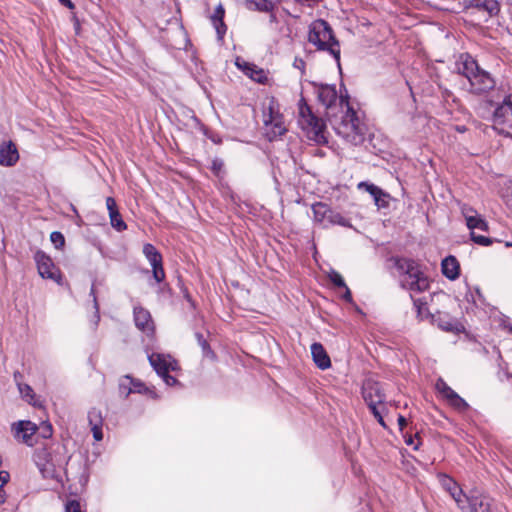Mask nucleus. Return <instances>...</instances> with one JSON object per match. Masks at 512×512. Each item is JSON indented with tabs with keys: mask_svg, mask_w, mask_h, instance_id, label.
<instances>
[{
	"mask_svg": "<svg viewBox=\"0 0 512 512\" xmlns=\"http://www.w3.org/2000/svg\"><path fill=\"white\" fill-rule=\"evenodd\" d=\"M269 13H270V15H269L270 23H277L278 20H277L276 14L273 12V10Z\"/></svg>",
	"mask_w": 512,
	"mask_h": 512,
	"instance_id": "obj_54",
	"label": "nucleus"
},
{
	"mask_svg": "<svg viewBox=\"0 0 512 512\" xmlns=\"http://www.w3.org/2000/svg\"><path fill=\"white\" fill-rule=\"evenodd\" d=\"M150 365L156 371L167 386H173L177 383V379L169 375L170 370L176 369V362L171 357L160 353H152L148 356Z\"/></svg>",
	"mask_w": 512,
	"mask_h": 512,
	"instance_id": "obj_9",
	"label": "nucleus"
},
{
	"mask_svg": "<svg viewBox=\"0 0 512 512\" xmlns=\"http://www.w3.org/2000/svg\"><path fill=\"white\" fill-rule=\"evenodd\" d=\"M398 424L400 426V429L402 430L406 426V424H407L406 418L404 416H402V415H399L398 416Z\"/></svg>",
	"mask_w": 512,
	"mask_h": 512,
	"instance_id": "obj_53",
	"label": "nucleus"
},
{
	"mask_svg": "<svg viewBox=\"0 0 512 512\" xmlns=\"http://www.w3.org/2000/svg\"><path fill=\"white\" fill-rule=\"evenodd\" d=\"M471 240L480 246H490L493 243V239L478 235L475 232H470Z\"/></svg>",
	"mask_w": 512,
	"mask_h": 512,
	"instance_id": "obj_40",
	"label": "nucleus"
},
{
	"mask_svg": "<svg viewBox=\"0 0 512 512\" xmlns=\"http://www.w3.org/2000/svg\"><path fill=\"white\" fill-rule=\"evenodd\" d=\"M106 206H107L109 214H112V211H118L116 201L112 197H107Z\"/></svg>",
	"mask_w": 512,
	"mask_h": 512,
	"instance_id": "obj_49",
	"label": "nucleus"
},
{
	"mask_svg": "<svg viewBox=\"0 0 512 512\" xmlns=\"http://www.w3.org/2000/svg\"><path fill=\"white\" fill-rule=\"evenodd\" d=\"M328 278L331 281V283H333L338 288H346L347 286L341 274L335 270H332L328 274Z\"/></svg>",
	"mask_w": 512,
	"mask_h": 512,
	"instance_id": "obj_38",
	"label": "nucleus"
},
{
	"mask_svg": "<svg viewBox=\"0 0 512 512\" xmlns=\"http://www.w3.org/2000/svg\"><path fill=\"white\" fill-rule=\"evenodd\" d=\"M492 124L499 134L512 137V93L494 109Z\"/></svg>",
	"mask_w": 512,
	"mask_h": 512,
	"instance_id": "obj_7",
	"label": "nucleus"
},
{
	"mask_svg": "<svg viewBox=\"0 0 512 512\" xmlns=\"http://www.w3.org/2000/svg\"><path fill=\"white\" fill-rule=\"evenodd\" d=\"M435 388L452 408L459 412L468 410V403L462 397H460L458 393H456L442 378L437 379Z\"/></svg>",
	"mask_w": 512,
	"mask_h": 512,
	"instance_id": "obj_11",
	"label": "nucleus"
},
{
	"mask_svg": "<svg viewBox=\"0 0 512 512\" xmlns=\"http://www.w3.org/2000/svg\"><path fill=\"white\" fill-rule=\"evenodd\" d=\"M4 486H0V504L4 503L5 501V492L3 490Z\"/></svg>",
	"mask_w": 512,
	"mask_h": 512,
	"instance_id": "obj_55",
	"label": "nucleus"
},
{
	"mask_svg": "<svg viewBox=\"0 0 512 512\" xmlns=\"http://www.w3.org/2000/svg\"><path fill=\"white\" fill-rule=\"evenodd\" d=\"M91 431L93 434V438L96 441H101L103 439L102 426H93L91 427Z\"/></svg>",
	"mask_w": 512,
	"mask_h": 512,
	"instance_id": "obj_48",
	"label": "nucleus"
},
{
	"mask_svg": "<svg viewBox=\"0 0 512 512\" xmlns=\"http://www.w3.org/2000/svg\"><path fill=\"white\" fill-rule=\"evenodd\" d=\"M19 160V153L16 145L12 142H4L0 145V165L10 167Z\"/></svg>",
	"mask_w": 512,
	"mask_h": 512,
	"instance_id": "obj_20",
	"label": "nucleus"
},
{
	"mask_svg": "<svg viewBox=\"0 0 512 512\" xmlns=\"http://www.w3.org/2000/svg\"><path fill=\"white\" fill-rule=\"evenodd\" d=\"M34 260L37 265L38 273L42 278L59 282L61 279L60 271L54 265L50 256H48L45 252L38 250L34 255Z\"/></svg>",
	"mask_w": 512,
	"mask_h": 512,
	"instance_id": "obj_12",
	"label": "nucleus"
},
{
	"mask_svg": "<svg viewBox=\"0 0 512 512\" xmlns=\"http://www.w3.org/2000/svg\"><path fill=\"white\" fill-rule=\"evenodd\" d=\"M456 69L459 74L468 80L472 93H486L496 85L493 77L487 71L480 68L477 61L468 53L459 56Z\"/></svg>",
	"mask_w": 512,
	"mask_h": 512,
	"instance_id": "obj_1",
	"label": "nucleus"
},
{
	"mask_svg": "<svg viewBox=\"0 0 512 512\" xmlns=\"http://www.w3.org/2000/svg\"><path fill=\"white\" fill-rule=\"evenodd\" d=\"M293 67L300 71L301 76H303L305 74L306 63L302 58L295 57V59L293 61Z\"/></svg>",
	"mask_w": 512,
	"mask_h": 512,
	"instance_id": "obj_46",
	"label": "nucleus"
},
{
	"mask_svg": "<svg viewBox=\"0 0 512 512\" xmlns=\"http://www.w3.org/2000/svg\"><path fill=\"white\" fill-rule=\"evenodd\" d=\"M442 273L450 280H455L459 277V262L454 256H447L442 260Z\"/></svg>",
	"mask_w": 512,
	"mask_h": 512,
	"instance_id": "obj_25",
	"label": "nucleus"
},
{
	"mask_svg": "<svg viewBox=\"0 0 512 512\" xmlns=\"http://www.w3.org/2000/svg\"><path fill=\"white\" fill-rule=\"evenodd\" d=\"M363 399L369 408L385 402V394L379 382L367 379L362 386Z\"/></svg>",
	"mask_w": 512,
	"mask_h": 512,
	"instance_id": "obj_13",
	"label": "nucleus"
},
{
	"mask_svg": "<svg viewBox=\"0 0 512 512\" xmlns=\"http://www.w3.org/2000/svg\"><path fill=\"white\" fill-rule=\"evenodd\" d=\"M298 115V123L309 139L316 142L325 140L323 120L314 115L303 97L298 102Z\"/></svg>",
	"mask_w": 512,
	"mask_h": 512,
	"instance_id": "obj_6",
	"label": "nucleus"
},
{
	"mask_svg": "<svg viewBox=\"0 0 512 512\" xmlns=\"http://www.w3.org/2000/svg\"><path fill=\"white\" fill-rule=\"evenodd\" d=\"M11 430L16 440L28 446H32L33 437L38 431V427L29 420H20L12 424Z\"/></svg>",
	"mask_w": 512,
	"mask_h": 512,
	"instance_id": "obj_15",
	"label": "nucleus"
},
{
	"mask_svg": "<svg viewBox=\"0 0 512 512\" xmlns=\"http://www.w3.org/2000/svg\"><path fill=\"white\" fill-rule=\"evenodd\" d=\"M506 246H507V247H512V242H507V243H506Z\"/></svg>",
	"mask_w": 512,
	"mask_h": 512,
	"instance_id": "obj_58",
	"label": "nucleus"
},
{
	"mask_svg": "<svg viewBox=\"0 0 512 512\" xmlns=\"http://www.w3.org/2000/svg\"><path fill=\"white\" fill-rule=\"evenodd\" d=\"M371 413L374 415V417L377 419L378 423L382 426V427H386V424H385V421L381 415V412L380 410L378 409L377 406H373L371 408H369Z\"/></svg>",
	"mask_w": 512,
	"mask_h": 512,
	"instance_id": "obj_47",
	"label": "nucleus"
},
{
	"mask_svg": "<svg viewBox=\"0 0 512 512\" xmlns=\"http://www.w3.org/2000/svg\"><path fill=\"white\" fill-rule=\"evenodd\" d=\"M465 8H476L488 13L490 17L496 16L500 12V3L498 0H464Z\"/></svg>",
	"mask_w": 512,
	"mask_h": 512,
	"instance_id": "obj_19",
	"label": "nucleus"
},
{
	"mask_svg": "<svg viewBox=\"0 0 512 512\" xmlns=\"http://www.w3.org/2000/svg\"><path fill=\"white\" fill-rule=\"evenodd\" d=\"M195 336H196L198 344L200 345V347L203 350L204 355L207 356V357L214 358L215 357V353L211 350L210 345L207 342V340L204 338V336L201 333H199V332H197L195 334Z\"/></svg>",
	"mask_w": 512,
	"mask_h": 512,
	"instance_id": "obj_36",
	"label": "nucleus"
},
{
	"mask_svg": "<svg viewBox=\"0 0 512 512\" xmlns=\"http://www.w3.org/2000/svg\"><path fill=\"white\" fill-rule=\"evenodd\" d=\"M359 190H364L369 193L375 205L381 208H387L389 206L390 195L377 185L369 182L362 181L357 185Z\"/></svg>",
	"mask_w": 512,
	"mask_h": 512,
	"instance_id": "obj_16",
	"label": "nucleus"
},
{
	"mask_svg": "<svg viewBox=\"0 0 512 512\" xmlns=\"http://www.w3.org/2000/svg\"><path fill=\"white\" fill-rule=\"evenodd\" d=\"M461 213H462L465 221H468L470 217L473 218L479 214L473 207L466 205V204L461 206Z\"/></svg>",
	"mask_w": 512,
	"mask_h": 512,
	"instance_id": "obj_43",
	"label": "nucleus"
},
{
	"mask_svg": "<svg viewBox=\"0 0 512 512\" xmlns=\"http://www.w3.org/2000/svg\"><path fill=\"white\" fill-rule=\"evenodd\" d=\"M406 444L407 445H412L413 444V439L410 437L406 440Z\"/></svg>",
	"mask_w": 512,
	"mask_h": 512,
	"instance_id": "obj_56",
	"label": "nucleus"
},
{
	"mask_svg": "<svg viewBox=\"0 0 512 512\" xmlns=\"http://www.w3.org/2000/svg\"><path fill=\"white\" fill-rule=\"evenodd\" d=\"M312 211L314 220L324 227H327L328 214H330L331 208L325 203L318 202L312 205Z\"/></svg>",
	"mask_w": 512,
	"mask_h": 512,
	"instance_id": "obj_26",
	"label": "nucleus"
},
{
	"mask_svg": "<svg viewBox=\"0 0 512 512\" xmlns=\"http://www.w3.org/2000/svg\"><path fill=\"white\" fill-rule=\"evenodd\" d=\"M255 6V10L260 12H271L274 10V3L270 0H247Z\"/></svg>",
	"mask_w": 512,
	"mask_h": 512,
	"instance_id": "obj_33",
	"label": "nucleus"
},
{
	"mask_svg": "<svg viewBox=\"0 0 512 512\" xmlns=\"http://www.w3.org/2000/svg\"><path fill=\"white\" fill-rule=\"evenodd\" d=\"M50 240L54 244L55 248L60 249L65 244V238L61 232L54 231L50 235Z\"/></svg>",
	"mask_w": 512,
	"mask_h": 512,
	"instance_id": "obj_41",
	"label": "nucleus"
},
{
	"mask_svg": "<svg viewBox=\"0 0 512 512\" xmlns=\"http://www.w3.org/2000/svg\"><path fill=\"white\" fill-rule=\"evenodd\" d=\"M10 479L7 471H0V486H4Z\"/></svg>",
	"mask_w": 512,
	"mask_h": 512,
	"instance_id": "obj_50",
	"label": "nucleus"
},
{
	"mask_svg": "<svg viewBox=\"0 0 512 512\" xmlns=\"http://www.w3.org/2000/svg\"><path fill=\"white\" fill-rule=\"evenodd\" d=\"M465 505L464 512H502L500 506L491 498L476 492L468 496Z\"/></svg>",
	"mask_w": 512,
	"mask_h": 512,
	"instance_id": "obj_10",
	"label": "nucleus"
},
{
	"mask_svg": "<svg viewBox=\"0 0 512 512\" xmlns=\"http://www.w3.org/2000/svg\"><path fill=\"white\" fill-rule=\"evenodd\" d=\"M318 99L326 108L333 106L337 101V91L334 85H320L317 90Z\"/></svg>",
	"mask_w": 512,
	"mask_h": 512,
	"instance_id": "obj_23",
	"label": "nucleus"
},
{
	"mask_svg": "<svg viewBox=\"0 0 512 512\" xmlns=\"http://www.w3.org/2000/svg\"><path fill=\"white\" fill-rule=\"evenodd\" d=\"M442 487L451 495L461 510L466 509L465 502L469 495L463 493L462 489L451 477L443 475L440 479Z\"/></svg>",
	"mask_w": 512,
	"mask_h": 512,
	"instance_id": "obj_17",
	"label": "nucleus"
},
{
	"mask_svg": "<svg viewBox=\"0 0 512 512\" xmlns=\"http://www.w3.org/2000/svg\"><path fill=\"white\" fill-rule=\"evenodd\" d=\"M466 225L471 232H474L475 229L488 231V223L480 214L473 218L470 217L469 220L466 221Z\"/></svg>",
	"mask_w": 512,
	"mask_h": 512,
	"instance_id": "obj_30",
	"label": "nucleus"
},
{
	"mask_svg": "<svg viewBox=\"0 0 512 512\" xmlns=\"http://www.w3.org/2000/svg\"><path fill=\"white\" fill-rule=\"evenodd\" d=\"M90 296H92V298H93V307H94V310H95V313H94V325L97 326L98 322L100 320V315H99V305H98V301H97V298H96L94 285H92V287H91Z\"/></svg>",
	"mask_w": 512,
	"mask_h": 512,
	"instance_id": "obj_42",
	"label": "nucleus"
},
{
	"mask_svg": "<svg viewBox=\"0 0 512 512\" xmlns=\"http://www.w3.org/2000/svg\"><path fill=\"white\" fill-rule=\"evenodd\" d=\"M224 161L220 158H214L211 162L210 169L216 177H222Z\"/></svg>",
	"mask_w": 512,
	"mask_h": 512,
	"instance_id": "obj_39",
	"label": "nucleus"
},
{
	"mask_svg": "<svg viewBox=\"0 0 512 512\" xmlns=\"http://www.w3.org/2000/svg\"><path fill=\"white\" fill-rule=\"evenodd\" d=\"M431 320L443 331L454 332L459 331L460 324L447 313L438 312L431 315Z\"/></svg>",
	"mask_w": 512,
	"mask_h": 512,
	"instance_id": "obj_22",
	"label": "nucleus"
},
{
	"mask_svg": "<svg viewBox=\"0 0 512 512\" xmlns=\"http://www.w3.org/2000/svg\"><path fill=\"white\" fill-rule=\"evenodd\" d=\"M111 225L114 229L121 232L127 228L126 223L121 218L119 211H112V214H109Z\"/></svg>",
	"mask_w": 512,
	"mask_h": 512,
	"instance_id": "obj_34",
	"label": "nucleus"
},
{
	"mask_svg": "<svg viewBox=\"0 0 512 512\" xmlns=\"http://www.w3.org/2000/svg\"><path fill=\"white\" fill-rule=\"evenodd\" d=\"M59 2L63 6L69 8V9H74V7H75V5L73 4V2L71 0H59Z\"/></svg>",
	"mask_w": 512,
	"mask_h": 512,
	"instance_id": "obj_52",
	"label": "nucleus"
},
{
	"mask_svg": "<svg viewBox=\"0 0 512 512\" xmlns=\"http://www.w3.org/2000/svg\"><path fill=\"white\" fill-rule=\"evenodd\" d=\"M88 421L90 427L93 426H103V416L99 409L92 408L88 412Z\"/></svg>",
	"mask_w": 512,
	"mask_h": 512,
	"instance_id": "obj_35",
	"label": "nucleus"
},
{
	"mask_svg": "<svg viewBox=\"0 0 512 512\" xmlns=\"http://www.w3.org/2000/svg\"><path fill=\"white\" fill-rule=\"evenodd\" d=\"M39 429H40V435L43 438L48 439L52 436L53 429H52V425L50 423H47V422L42 423V425Z\"/></svg>",
	"mask_w": 512,
	"mask_h": 512,
	"instance_id": "obj_44",
	"label": "nucleus"
},
{
	"mask_svg": "<svg viewBox=\"0 0 512 512\" xmlns=\"http://www.w3.org/2000/svg\"><path fill=\"white\" fill-rule=\"evenodd\" d=\"M345 291H344V294L342 295V299L345 300L346 302H349L351 303L352 302V294H351V291L350 289L348 288V286H346V288H343Z\"/></svg>",
	"mask_w": 512,
	"mask_h": 512,
	"instance_id": "obj_51",
	"label": "nucleus"
},
{
	"mask_svg": "<svg viewBox=\"0 0 512 512\" xmlns=\"http://www.w3.org/2000/svg\"><path fill=\"white\" fill-rule=\"evenodd\" d=\"M224 14L225 11L223 6L218 5L213 15L211 16V21L216 29L219 38H222L223 35L226 33V26L223 22Z\"/></svg>",
	"mask_w": 512,
	"mask_h": 512,
	"instance_id": "obj_27",
	"label": "nucleus"
},
{
	"mask_svg": "<svg viewBox=\"0 0 512 512\" xmlns=\"http://www.w3.org/2000/svg\"><path fill=\"white\" fill-rule=\"evenodd\" d=\"M510 331L512 332V326L510 327Z\"/></svg>",
	"mask_w": 512,
	"mask_h": 512,
	"instance_id": "obj_59",
	"label": "nucleus"
},
{
	"mask_svg": "<svg viewBox=\"0 0 512 512\" xmlns=\"http://www.w3.org/2000/svg\"><path fill=\"white\" fill-rule=\"evenodd\" d=\"M18 388H19V392L22 395V397L28 403L35 405V403L33 402L35 393H34L33 389L31 388V386H29L28 384H19Z\"/></svg>",
	"mask_w": 512,
	"mask_h": 512,
	"instance_id": "obj_37",
	"label": "nucleus"
},
{
	"mask_svg": "<svg viewBox=\"0 0 512 512\" xmlns=\"http://www.w3.org/2000/svg\"><path fill=\"white\" fill-rule=\"evenodd\" d=\"M65 512H81L80 503L77 500H70L65 505Z\"/></svg>",
	"mask_w": 512,
	"mask_h": 512,
	"instance_id": "obj_45",
	"label": "nucleus"
},
{
	"mask_svg": "<svg viewBox=\"0 0 512 512\" xmlns=\"http://www.w3.org/2000/svg\"><path fill=\"white\" fill-rule=\"evenodd\" d=\"M71 208H72L73 212L78 215V212H77L76 208L73 205H71Z\"/></svg>",
	"mask_w": 512,
	"mask_h": 512,
	"instance_id": "obj_57",
	"label": "nucleus"
},
{
	"mask_svg": "<svg viewBox=\"0 0 512 512\" xmlns=\"http://www.w3.org/2000/svg\"><path fill=\"white\" fill-rule=\"evenodd\" d=\"M64 447L56 445L39 447L33 453V461L44 478H55L57 470L62 469L68 462L61 452Z\"/></svg>",
	"mask_w": 512,
	"mask_h": 512,
	"instance_id": "obj_4",
	"label": "nucleus"
},
{
	"mask_svg": "<svg viewBox=\"0 0 512 512\" xmlns=\"http://www.w3.org/2000/svg\"><path fill=\"white\" fill-rule=\"evenodd\" d=\"M308 42L314 45L317 51L327 52L336 62L341 71L340 43L336 39L333 29L326 20L317 19L309 26Z\"/></svg>",
	"mask_w": 512,
	"mask_h": 512,
	"instance_id": "obj_2",
	"label": "nucleus"
},
{
	"mask_svg": "<svg viewBox=\"0 0 512 512\" xmlns=\"http://www.w3.org/2000/svg\"><path fill=\"white\" fill-rule=\"evenodd\" d=\"M413 304L416 309L417 317L420 320H424L431 317V314L429 313L427 308V303L423 301L421 298L414 299Z\"/></svg>",
	"mask_w": 512,
	"mask_h": 512,
	"instance_id": "obj_32",
	"label": "nucleus"
},
{
	"mask_svg": "<svg viewBox=\"0 0 512 512\" xmlns=\"http://www.w3.org/2000/svg\"><path fill=\"white\" fill-rule=\"evenodd\" d=\"M340 225L343 227H352L350 221L343 217L339 212L331 209L330 214H328V225Z\"/></svg>",
	"mask_w": 512,
	"mask_h": 512,
	"instance_id": "obj_31",
	"label": "nucleus"
},
{
	"mask_svg": "<svg viewBox=\"0 0 512 512\" xmlns=\"http://www.w3.org/2000/svg\"><path fill=\"white\" fill-rule=\"evenodd\" d=\"M263 122L266 136L270 141L284 135L287 131L284 117L279 112L274 100H271L268 107L263 111Z\"/></svg>",
	"mask_w": 512,
	"mask_h": 512,
	"instance_id": "obj_8",
	"label": "nucleus"
},
{
	"mask_svg": "<svg viewBox=\"0 0 512 512\" xmlns=\"http://www.w3.org/2000/svg\"><path fill=\"white\" fill-rule=\"evenodd\" d=\"M118 390L120 396L127 398L133 393V377L130 375L122 376L118 381Z\"/></svg>",
	"mask_w": 512,
	"mask_h": 512,
	"instance_id": "obj_28",
	"label": "nucleus"
},
{
	"mask_svg": "<svg viewBox=\"0 0 512 512\" xmlns=\"http://www.w3.org/2000/svg\"><path fill=\"white\" fill-rule=\"evenodd\" d=\"M390 261L399 273L402 288L411 293H421L429 288V280L415 260L396 256Z\"/></svg>",
	"mask_w": 512,
	"mask_h": 512,
	"instance_id": "obj_3",
	"label": "nucleus"
},
{
	"mask_svg": "<svg viewBox=\"0 0 512 512\" xmlns=\"http://www.w3.org/2000/svg\"><path fill=\"white\" fill-rule=\"evenodd\" d=\"M236 66L244 72L245 75L258 83H264L267 79L263 69L258 68L256 65L246 62L241 58H237Z\"/></svg>",
	"mask_w": 512,
	"mask_h": 512,
	"instance_id": "obj_21",
	"label": "nucleus"
},
{
	"mask_svg": "<svg viewBox=\"0 0 512 512\" xmlns=\"http://www.w3.org/2000/svg\"><path fill=\"white\" fill-rule=\"evenodd\" d=\"M347 110L341 120L334 124V130L338 136L343 138L347 143L352 145H360L365 139V125L361 122L357 112L350 107L345 100Z\"/></svg>",
	"mask_w": 512,
	"mask_h": 512,
	"instance_id": "obj_5",
	"label": "nucleus"
},
{
	"mask_svg": "<svg viewBox=\"0 0 512 512\" xmlns=\"http://www.w3.org/2000/svg\"><path fill=\"white\" fill-rule=\"evenodd\" d=\"M133 393L144 394L152 399L158 398L153 388L148 387L144 382L135 378H133Z\"/></svg>",
	"mask_w": 512,
	"mask_h": 512,
	"instance_id": "obj_29",
	"label": "nucleus"
},
{
	"mask_svg": "<svg viewBox=\"0 0 512 512\" xmlns=\"http://www.w3.org/2000/svg\"><path fill=\"white\" fill-rule=\"evenodd\" d=\"M143 254L152 267L153 278L155 281L158 283L162 282L165 279V272L160 252L154 245L146 243L143 246Z\"/></svg>",
	"mask_w": 512,
	"mask_h": 512,
	"instance_id": "obj_14",
	"label": "nucleus"
},
{
	"mask_svg": "<svg viewBox=\"0 0 512 512\" xmlns=\"http://www.w3.org/2000/svg\"><path fill=\"white\" fill-rule=\"evenodd\" d=\"M133 315L135 325L139 330L147 335L154 332V323L148 310L141 306H135L133 309Z\"/></svg>",
	"mask_w": 512,
	"mask_h": 512,
	"instance_id": "obj_18",
	"label": "nucleus"
},
{
	"mask_svg": "<svg viewBox=\"0 0 512 512\" xmlns=\"http://www.w3.org/2000/svg\"><path fill=\"white\" fill-rule=\"evenodd\" d=\"M311 354L316 366L321 370H325L331 366L330 358L320 343H313L311 345Z\"/></svg>",
	"mask_w": 512,
	"mask_h": 512,
	"instance_id": "obj_24",
	"label": "nucleus"
}]
</instances>
